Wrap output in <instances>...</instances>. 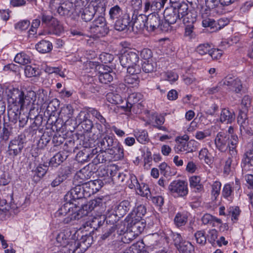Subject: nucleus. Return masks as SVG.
Masks as SVG:
<instances>
[{
	"instance_id": "obj_1",
	"label": "nucleus",
	"mask_w": 253,
	"mask_h": 253,
	"mask_svg": "<svg viewBox=\"0 0 253 253\" xmlns=\"http://www.w3.org/2000/svg\"><path fill=\"white\" fill-rule=\"evenodd\" d=\"M36 94L35 91L30 90L25 93L23 91L17 88H13L8 94V103L20 107V110H23L33 106L36 100Z\"/></svg>"
},
{
	"instance_id": "obj_2",
	"label": "nucleus",
	"mask_w": 253,
	"mask_h": 253,
	"mask_svg": "<svg viewBox=\"0 0 253 253\" xmlns=\"http://www.w3.org/2000/svg\"><path fill=\"white\" fill-rule=\"evenodd\" d=\"M216 148L221 152H225L229 150L232 157L237 154V147L239 143V138L236 134H230L227 132H218L214 140Z\"/></svg>"
},
{
	"instance_id": "obj_3",
	"label": "nucleus",
	"mask_w": 253,
	"mask_h": 253,
	"mask_svg": "<svg viewBox=\"0 0 253 253\" xmlns=\"http://www.w3.org/2000/svg\"><path fill=\"white\" fill-rule=\"evenodd\" d=\"M147 30L149 32H169V24L163 22L158 12H153L147 16Z\"/></svg>"
},
{
	"instance_id": "obj_4",
	"label": "nucleus",
	"mask_w": 253,
	"mask_h": 253,
	"mask_svg": "<svg viewBox=\"0 0 253 253\" xmlns=\"http://www.w3.org/2000/svg\"><path fill=\"white\" fill-rule=\"evenodd\" d=\"M77 240H71L66 246H62L63 253H74L80 246L84 245V250L88 248L92 244V237L89 235H83L81 241L79 242Z\"/></svg>"
},
{
	"instance_id": "obj_5",
	"label": "nucleus",
	"mask_w": 253,
	"mask_h": 253,
	"mask_svg": "<svg viewBox=\"0 0 253 253\" xmlns=\"http://www.w3.org/2000/svg\"><path fill=\"white\" fill-rule=\"evenodd\" d=\"M168 190L170 194L174 197H183L188 193L187 183L181 180L171 182L168 187Z\"/></svg>"
},
{
	"instance_id": "obj_6",
	"label": "nucleus",
	"mask_w": 253,
	"mask_h": 253,
	"mask_svg": "<svg viewBox=\"0 0 253 253\" xmlns=\"http://www.w3.org/2000/svg\"><path fill=\"white\" fill-rule=\"evenodd\" d=\"M78 231L75 228H66L57 236V246H65L71 240H78Z\"/></svg>"
},
{
	"instance_id": "obj_7",
	"label": "nucleus",
	"mask_w": 253,
	"mask_h": 253,
	"mask_svg": "<svg viewBox=\"0 0 253 253\" xmlns=\"http://www.w3.org/2000/svg\"><path fill=\"white\" fill-rule=\"evenodd\" d=\"M25 143V136L19 135L14 139L11 140L8 145L7 153L8 155L14 158L20 154L24 148Z\"/></svg>"
},
{
	"instance_id": "obj_8",
	"label": "nucleus",
	"mask_w": 253,
	"mask_h": 253,
	"mask_svg": "<svg viewBox=\"0 0 253 253\" xmlns=\"http://www.w3.org/2000/svg\"><path fill=\"white\" fill-rule=\"evenodd\" d=\"M90 31L98 37H103L109 32L106 23L105 18L103 16H98L90 26Z\"/></svg>"
},
{
	"instance_id": "obj_9",
	"label": "nucleus",
	"mask_w": 253,
	"mask_h": 253,
	"mask_svg": "<svg viewBox=\"0 0 253 253\" xmlns=\"http://www.w3.org/2000/svg\"><path fill=\"white\" fill-rule=\"evenodd\" d=\"M125 221L127 223V229L132 231L137 236L144 230L146 226V223L143 220L130 217V215H127Z\"/></svg>"
},
{
	"instance_id": "obj_10",
	"label": "nucleus",
	"mask_w": 253,
	"mask_h": 253,
	"mask_svg": "<svg viewBox=\"0 0 253 253\" xmlns=\"http://www.w3.org/2000/svg\"><path fill=\"white\" fill-rule=\"evenodd\" d=\"M121 65L124 67H129L139 61L138 52L126 50L119 57Z\"/></svg>"
},
{
	"instance_id": "obj_11",
	"label": "nucleus",
	"mask_w": 253,
	"mask_h": 253,
	"mask_svg": "<svg viewBox=\"0 0 253 253\" xmlns=\"http://www.w3.org/2000/svg\"><path fill=\"white\" fill-rule=\"evenodd\" d=\"M173 241L174 245L180 253H194V246L189 242L182 240L180 234L173 235Z\"/></svg>"
},
{
	"instance_id": "obj_12",
	"label": "nucleus",
	"mask_w": 253,
	"mask_h": 253,
	"mask_svg": "<svg viewBox=\"0 0 253 253\" xmlns=\"http://www.w3.org/2000/svg\"><path fill=\"white\" fill-rule=\"evenodd\" d=\"M125 228V224L124 223H119L116 225H111V224L106 225L105 226V230L104 231V233L101 236L102 240H106L107 239H113L117 234L121 235L123 229Z\"/></svg>"
},
{
	"instance_id": "obj_13",
	"label": "nucleus",
	"mask_w": 253,
	"mask_h": 253,
	"mask_svg": "<svg viewBox=\"0 0 253 253\" xmlns=\"http://www.w3.org/2000/svg\"><path fill=\"white\" fill-rule=\"evenodd\" d=\"M224 87L230 91L239 93L242 88L241 81L238 78L227 76L223 79Z\"/></svg>"
},
{
	"instance_id": "obj_14",
	"label": "nucleus",
	"mask_w": 253,
	"mask_h": 253,
	"mask_svg": "<svg viewBox=\"0 0 253 253\" xmlns=\"http://www.w3.org/2000/svg\"><path fill=\"white\" fill-rule=\"evenodd\" d=\"M77 185L72 188L64 196L65 201L76 202V200L85 198L81 184L77 183Z\"/></svg>"
},
{
	"instance_id": "obj_15",
	"label": "nucleus",
	"mask_w": 253,
	"mask_h": 253,
	"mask_svg": "<svg viewBox=\"0 0 253 253\" xmlns=\"http://www.w3.org/2000/svg\"><path fill=\"white\" fill-rule=\"evenodd\" d=\"M117 140L112 136L102 135H101V138L98 139L97 144L100 151H108L111 147L117 144Z\"/></svg>"
},
{
	"instance_id": "obj_16",
	"label": "nucleus",
	"mask_w": 253,
	"mask_h": 253,
	"mask_svg": "<svg viewBox=\"0 0 253 253\" xmlns=\"http://www.w3.org/2000/svg\"><path fill=\"white\" fill-rule=\"evenodd\" d=\"M241 167L243 173L253 171V153L251 150L246 151L243 155Z\"/></svg>"
},
{
	"instance_id": "obj_17",
	"label": "nucleus",
	"mask_w": 253,
	"mask_h": 253,
	"mask_svg": "<svg viewBox=\"0 0 253 253\" xmlns=\"http://www.w3.org/2000/svg\"><path fill=\"white\" fill-rule=\"evenodd\" d=\"M165 23L169 24V31H170V25L175 23L182 18L172 7L167 8L164 12Z\"/></svg>"
},
{
	"instance_id": "obj_18",
	"label": "nucleus",
	"mask_w": 253,
	"mask_h": 253,
	"mask_svg": "<svg viewBox=\"0 0 253 253\" xmlns=\"http://www.w3.org/2000/svg\"><path fill=\"white\" fill-rule=\"evenodd\" d=\"M131 27V20L128 13H124L121 17L117 19L114 25L115 29L119 31L127 30Z\"/></svg>"
},
{
	"instance_id": "obj_19",
	"label": "nucleus",
	"mask_w": 253,
	"mask_h": 253,
	"mask_svg": "<svg viewBox=\"0 0 253 253\" xmlns=\"http://www.w3.org/2000/svg\"><path fill=\"white\" fill-rule=\"evenodd\" d=\"M131 27H135L138 30H143L147 28V16L144 14H134L132 16Z\"/></svg>"
},
{
	"instance_id": "obj_20",
	"label": "nucleus",
	"mask_w": 253,
	"mask_h": 253,
	"mask_svg": "<svg viewBox=\"0 0 253 253\" xmlns=\"http://www.w3.org/2000/svg\"><path fill=\"white\" fill-rule=\"evenodd\" d=\"M93 173L90 165H88L77 172L75 180H77L79 183H81L90 178Z\"/></svg>"
},
{
	"instance_id": "obj_21",
	"label": "nucleus",
	"mask_w": 253,
	"mask_h": 253,
	"mask_svg": "<svg viewBox=\"0 0 253 253\" xmlns=\"http://www.w3.org/2000/svg\"><path fill=\"white\" fill-rule=\"evenodd\" d=\"M90 212L87 209V207L84 205L82 208L79 210L75 211L74 210L73 213L71 214V217H67L64 218L63 222L65 223H68L72 220H79L82 218L87 216Z\"/></svg>"
},
{
	"instance_id": "obj_22",
	"label": "nucleus",
	"mask_w": 253,
	"mask_h": 253,
	"mask_svg": "<svg viewBox=\"0 0 253 253\" xmlns=\"http://www.w3.org/2000/svg\"><path fill=\"white\" fill-rule=\"evenodd\" d=\"M131 207L130 203L128 200H124L118 205H115L114 211L117 213L119 217L124 216L129 211Z\"/></svg>"
},
{
	"instance_id": "obj_23",
	"label": "nucleus",
	"mask_w": 253,
	"mask_h": 253,
	"mask_svg": "<svg viewBox=\"0 0 253 253\" xmlns=\"http://www.w3.org/2000/svg\"><path fill=\"white\" fill-rule=\"evenodd\" d=\"M142 99V95L140 93H133L130 94L126 100V105H122L121 108L123 109H129L133 104L140 103Z\"/></svg>"
},
{
	"instance_id": "obj_24",
	"label": "nucleus",
	"mask_w": 253,
	"mask_h": 253,
	"mask_svg": "<svg viewBox=\"0 0 253 253\" xmlns=\"http://www.w3.org/2000/svg\"><path fill=\"white\" fill-rule=\"evenodd\" d=\"M108 153L112 155L113 158L116 160H121L124 157L123 147L118 141L117 144L111 147Z\"/></svg>"
},
{
	"instance_id": "obj_25",
	"label": "nucleus",
	"mask_w": 253,
	"mask_h": 253,
	"mask_svg": "<svg viewBox=\"0 0 253 253\" xmlns=\"http://www.w3.org/2000/svg\"><path fill=\"white\" fill-rule=\"evenodd\" d=\"M67 153L61 151L56 153L47 163L49 167L57 168L67 159Z\"/></svg>"
},
{
	"instance_id": "obj_26",
	"label": "nucleus",
	"mask_w": 253,
	"mask_h": 253,
	"mask_svg": "<svg viewBox=\"0 0 253 253\" xmlns=\"http://www.w3.org/2000/svg\"><path fill=\"white\" fill-rule=\"evenodd\" d=\"M235 116L232 110L227 108L222 109L220 115V121L222 123L231 124L234 120Z\"/></svg>"
},
{
	"instance_id": "obj_27",
	"label": "nucleus",
	"mask_w": 253,
	"mask_h": 253,
	"mask_svg": "<svg viewBox=\"0 0 253 253\" xmlns=\"http://www.w3.org/2000/svg\"><path fill=\"white\" fill-rule=\"evenodd\" d=\"M193 142L192 141H180L174 147L177 153L179 152H186V153L193 152L195 150L193 146Z\"/></svg>"
},
{
	"instance_id": "obj_28",
	"label": "nucleus",
	"mask_w": 253,
	"mask_h": 253,
	"mask_svg": "<svg viewBox=\"0 0 253 253\" xmlns=\"http://www.w3.org/2000/svg\"><path fill=\"white\" fill-rule=\"evenodd\" d=\"M234 188L238 190L240 189V184L239 180H236L234 187L229 183H227L224 185L222 191L223 197L226 199L230 198L233 194Z\"/></svg>"
},
{
	"instance_id": "obj_29",
	"label": "nucleus",
	"mask_w": 253,
	"mask_h": 253,
	"mask_svg": "<svg viewBox=\"0 0 253 253\" xmlns=\"http://www.w3.org/2000/svg\"><path fill=\"white\" fill-rule=\"evenodd\" d=\"M88 113L92 115V117L96 119L101 124L104 125L106 130L110 128V125L107 122L106 119L101 114V113L95 108H88Z\"/></svg>"
},
{
	"instance_id": "obj_30",
	"label": "nucleus",
	"mask_w": 253,
	"mask_h": 253,
	"mask_svg": "<svg viewBox=\"0 0 253 253\" xmlns=\"http://www.w3.org/2000/svg\"><path fill=\"white\" fill-rule=\"evenodd\" d=\"M52 44L46 40H42L36 44V49L40 53H49L52 49Z\"/></svg>"
},
{
	"instance_id": "obj_31",
	"label": "nucleus",
	"mask_w": 253,
	"mask_h": 253,
	"mask_svg": "<svg viewBox=\"0 0 253 253\" xmlns=\"http://www.w3.org/2000/svg\"><path fill=\"white\" fill-rule=\"evenodd\" d=\"M49 28L51 33L57 36L61 35L64 31L62 24L56 18L53 19Z\"/></svg>"
},
{
	"instance_id": "obj_32",
	"label": "nucleus",
	"mask_w": 253,
	"mask_h": 253,
	"mask_svg": "<svg viewBox=\"0 0 253 253\" xmlns=\"http://www.w3.org/2000/svg\"><path fill=\"white\" fill-rule=\"evenodd\" d=\"M120 218L117 213L114 211V209L108 211V212L105 215V221L106 222V225H116L119 223H123L122 222H118Z\"/></svg>"
},
{
	"instance_id": "obj_33",
	"label": "nucleus",
	"mask_w": 253,
	"mask_h": 253,
	"mask_svg": "<svg viewBox=\"0 0 253 253\" xmlns=\"http://www.w3.org/2000/svg\"><path fill=\"white\" fill-rule=\"evenodd\" d=\"M81 18L85 22L90 21L95 15L94 8L89 5L80 11Z\"/></svg>"
},
{
	"instance_id": "obj_34",
	"label": "nucleus",
	"mask_w": 253,
	"mask_h": 253,
	"mask_svg": "<svg viewBox=\"0 0 253 253\" xmlns=\"http://www.w3.org/2000/svg\"><path fill=\"white\" fill-rule=\"evenodd\" d=\"M73 113V107L68 104L61 108L59 115L62 117V120L67 123L68 120L72 117Z\"/></svg>"
},
{
	"instance_id": "obj_35",
	"label": "nucleus",
	"mask_w": 253,
	"mask_h": 253,
	"mask_svg": "<svg viewBox=\"0 0 253 253\" xmlns=\"http://www.w3.org/2000/svg\"><path fill=\"white\" fill-rule=\"evenodd\" d=\"M105 221V215H98L96 217H91L88 221L89 225L91 228L97 230L103 225Z\"/></svg>"
},
{
	"instance_id": "obj_36",
	"label": "nucleus",
	"mask_w": 253,
	"mask_h": 253,
	"mask_svg": "<svg viewBox=\"0 0 253 253\" xmlns=\"http://www.w3.org/2000/svg\"><path fill=\"white\" fill-rule=\"evenodd\" d=\"M172 8L182 18L187 14L189 9L188 4L184 0Z\"/></svg>"
},
{
	"instance_id": "obj_37",
	"label": "nucleus",
	"mask_w": 253,
	"mask_h": 253,
	"mask_svg": "<svg viewBox=\"0 0 253 253\" xmlns=\"http://www.w3.org/2000/svg\"><path fill=\"white\" fill-rule=\"evenodd\" d=\"M123 9L118 5H115L110 8L109 11V19L113 21L121 17L123 14Z\"/></svg>"
},
{
	"instance_id": "obj_38",
	"label": "nucleus",
	"mask_w": 253,
	"mask_h": 253,
	"mask_svg": "<svg viewBox=\"0 0 253 253\" xmlns=\"http://www.w3.org/2000/svg\"><path fill=\"white\" fill-rule=\"evenodd\" d=\"M146 209L144 205H140L129 213L128 215L130 217L141 219L142 217L146 214Z\"/></svg>"
},
{
	"instance_id": "obj_39",
	"label": "nucleus",
	"mask_w": 253,
	"mask_h": 253,
	"mask_svg": "<svg viewBox=\"0 0 253 253\" xmlns=\"http://www.w3.org/2000/svg\"><path fill=\"white\" fill-rule=\"evenodd\" d=\"M125 228L123 229V231L121 236L122 241L125 244H129L132 241H133L138 236L136 235L134 233L132 232V231L128 230L126 227V230L124 231Z\"/></svg>"
},
{
	"instance_id": "obj_40",
	"label": "nucleus",
	"mask_w": 253,
	"mask_h": 253,
	"mask_svg": "<svg viewBox=\"0 0 253 253\" xmlns=\"http://www.w3.org/2000/svg\"><path fill=\"white\" fill-rule=\"evenodd\" d=\"M187 219L188 216L187 213L184 212H178L174 217V222L177 227H181L186 224L187 222Z\"/></svg>"
},
{
	"instance_id": "obj_41",
	"label": "nucleus",
	"mask_w": 253,
	"mask_h": 253,
	"mask_svg": "<svg viewBox=\"0 0 253 253\" xmlns=\"http://www.w3.org/2000/svg\"><path fill=\"white\" fill-rule=\"evenodd\" d=\"M157 64L153 60H146L142 65V69L146 73H152L156 69Z\"/></svg>"
},
{
	"instance_id": "obj_42",
	"label": "nucleus",
	"mask_w": 253,
	"mask_h": 253,
	"mask_svg": "<svg viewBox=\"0 0 253 253\" xmlns=\"http://www.w3.org/2000/svg\"><path fill=\"white\" fill-rule=\"evenodd\" d=\"M49 166L47 163H44L43 164H40L33 170L35 175L41 178L43 177L47 172Z\"/></svg>"
},
{
	"instance_id": "obj_43",
	"label": "nucleus",
	"mask_w": 253,
	"mask_h": 253,
	"mask_svg": "<svg viewBox=\"0 0 253 253\" xmlns=\"http://www.w3.org/2000/svg\"><path fill=\"white\" fill-rule=\"evenodd\" d=\"M200 177L197 176H192L189 179L190 187L195 188L196 192H200L204 189V186L200 183Z\"/></svg>"
},
{
	"instance_id": "obj_44",
	"label": "nucleus",
	"mask_w": 253,
	"mask_h": 253,
	"mask_svg": "<svg viewBox=\"0 0 253 253\" xmlns=\"http://www.w3.org/2000/svg\"><path fill=\"white\" fill-rule=\"evenodd\" d=\"M11 104H9L8 107L9 108L8 110V115L9 120L12 122L16 123L18 119L19 113V109L20 107L16 106H13L14 108L11 107Z\"/></svg>"
},
{
	"instance_id": "obj_45",
	"label": "nucleus",
	"mask_w": 253,
	"mask_h": 253,
	"mask_svg": "<svg viewBox=\"0 0 253 253\" xmlns=\"http://www.w3.org/2000/svg\"><path fill=\"white\" fill-rule=\"evenodd\" d=\"M72 3L70 2L63 3L57 8V11L61 16L68 15L72 9Z\"/></svg>"
},
{
	"instance_id": "obj_46",
	"label": "nucleus",
	"mask_w": 253,
	"mask_h": 253,
	"mask_svg": "<svg viewBox=\"0 0 253 253\" xmlns=\"http://www.w3.org/2000/svg\"><path fill=\"white\" fill-rule=\"evenodd\" d=\"M31 59L28 55L24 52L17 53L14 58V61L21 65H25L30 62Z\"/></svg>"
},
{
	"instance_id": "obj_47",
	"label": "nucleus",
	"mask_w": 253,
	"mask_h": 253,
	"mask_svg": "<svg viewBox=\"0 0 253 253\" xmlns=\"http://www.w3.org/2000/svg\"><path fill=\"white\" fill-rule=\"evenodd\" d=\"M103 202L102 199L98 198L93 200H90L85 206L87 207V209L89 212L94 210L95 209L99 208L100 207L102 206Z\"/></svg>"
},
{
	"instance_id": "obj_48",
	"label": "nucleus",
	"mask_w": 253,
	"mask_h": 253,
	"mask_svg": "<svg viewBox=\"0 0 253 253\" xmlns=\"http://www.w3.org/2000/svg\"><path fill=\"white\" fill-rule=\"evenodd\" d=\"M107 101L113 104H120L123 102L122 97L118 94L112 92L108 93L106 95Z\"/></svg>"
},
{
	"instance_id": "obj_49",
	"label": "nucleus",
	"mask_w": 253,
	"mask_h": 253,
	"mask_svg": "<svg viewBox=\"0 0 253 253\" xmlns=\"http://www.w3.org/2000/svg\"><path fill=\"white\" fill-rule=\"evenodd\" d=\"M135 136L137 140L141 144H145L149 141L148 133L145 130L135 132Z\"/></svg>"
},
{
	"instance_id": "obj_50",
	"label": "nucleus",
	"mask_w": 253,
	"mask_h": 253,
	"mask_svg": "<svg viewBox=\"0 0 253 253\" xmlns=\"http://www.w3.org/2000/svg\"><path fill=\"white\" fill-rule=\"evenodd\" d=\"M240 125V131L241 134H247L249 135L253 134L252 128L249 124V120L239 123Z\"/></svg>"
},
{
	"instance_id": "obj_51",
	"label": "nucleus",
	"mask_w": 253,
	"mask_h": 253,
	"mask_svg": "<svg viewBox=\"0 0 253 253\" xmlns=\"http://www.w3.org/2000/svg\"><path fill=\"white\" fill-rule=\"evenodd\" d=\"M221 187V183L218 181L213 182L211 185V196L212 198L216 200L220 194Z\"/></svg>"
},
{
	"instance_id": "obj_52",
	"label": "nucleus",
	"mask_w": 253,
	"mask_h": 253,
	"mask_svg": "<svg viewBox=\"0 0 253 253\" xmlns=\"http://www.w3.org/2000/svg\"><path fill=\"white\" fill-rule=\"evenodd\" d=\"M114 73L113 72H108L107 73H102V75H98V79L100 83L107 84L112 82L113 80V75Z\"/></svg>"
},
{
	"instance_id": "obj_53",
	"label": "nucleus",
	"mask_w": 253,
	"mask_h": 253,
	"mask_svg": "<svg viewBox=\"0 0 253 253\" xmlns=\"http://www.w3.org/2000/svg\"><path fill=\"white\" fill-rule=\"evenodd\" d=\"M153 8L154 12L160 11L164 8L168 0H148Z\"/></svg>"
},
{
	"instance_id": "obj_54",
	"label": "nucleus",
	"mask_w": 253,
	"mask_h": 253,
	"mask_svg": "<svg viewBox=\"0 0 253 253\" xmlns=\"http://www.w3.org/2000/svg\"><path fill=\"white\" fill-rule=\"evenodd\" d=\"M68 173L65 172L61 173L51 182L50 185L52 187H55L60 185L62 182L65 181L68 177Z\"/></svg>"
},
{
	"instance_id": "obj_55",
	"label": "nucleus",
	"mask_w": 253,
	"mask_h": 253,
	"mask_svg": "<svg viewBox=\"0 0 253 253\" xmlns=\"http://www.w3.org/2000/svg\"><path fill=\"white\" fill-rule=\"evenodd\" d=\"M211 45L209 43H206L199 44L196 48V51L200 54L203 55L209 53L211 49Z\"/></svg>"
},
{
	"instance_id": "obj_56",
	"label": "nucleus",
	"mask_w": 253,
	"mask_h": 253,
	"mask_svg": "<svg viewBox=\"0 0 253 253\" xmlns=\"http://www.w3.org/2000/svg\"><path fill=\"white\" fill-rule=\"evenodd\" d=\"M195 238L198 244L203 246L206 243L207 237L204 231H198L195 233Z\"/></svg>"
},
{
	"instance_id": "obj_57",
	"label": "nucleus",
	"mask_w": 253,
	"mask_h": 253,
	"mask_svg": "<svg viewBox=\"0 0 253 253\" xmlns=\"http://www.w3.org/2000/svg\"><path fill=\"white\" fill-rule=\"evenodd\" d=\"M199 158L200 160H204L208 165L211 162V160L209 156V151L207 148L201 149L199 152Z\"/></svg>"
},
{
	"instance_id": "obj_58",
	"label": "nucleus",
	"mask_w": 253,
	"mask_h": 253,
	"mask_svg": "<svg viewBox=\"0 0 253 253\" xmlns=\"http://www.w3.org/2000/svg\"><path fill=\"white\" fill-rule=\"evenodd\" d=\"M65 203L61 206V208H64V209L69 213V216H71V214L73 213L74 209H76V204L72 201H65Z\"/></svg>"
},
{
	"instance_id": "obj_59",
	"label": "nucleus",
	"mask_w": 253,
	"mask_h": 253,
	"mask_svg": "<svg viewBox=\"0 0 253 253\" xmlns=\"http://www.w3.org/2000/svg\"><path fill=\"white\" fill-rule=\"evenodd\" d=\"M83 189V191L85 198L90 197L93 195L89 182H84L80 183Z\"/></svg>"
},
{
	"instance_id": "obj_60",
	"label": "nucleus",
	"mask_w": 253,
	"mask_h": 253,
	"mask_svg": "<svg viewBox=\"0 0 253 253\" xmlns=\"http://www.w3.org/2000/svg\"><path fill=\"white\" fill-rule=\"evenodd\" d=\"M92 6L94 8L95 14H98V16H103L104 15L106 9L105 3L99 2L95 6Z\"/></svg>"
},
{
	"instance_id": "obj_61",
	"label": "nucleus",
	"mask_w": 253,
	"mask_h": 253,
	"mask_svg": "<svg viewBox=\"0 0 253 253\" xmlns=\"http://www.w3.org/2000/svg\"><path fill=\"white\" fill-rule=\"evenodd\" d=\"M223 79L218 83L217 85L215 86L209 87L207 89V93L209 94H213L220 91L223 87H224V84H223Z\"/></svg>"
},
{
	"instance_id": "obj_62",
	"label": "nucleus",
	"mask_w": 253,
	"mask_h": 253,
	"mask_svg": "<svg viewBox=\"0 0 253 253\" xmlns=\"http://www.w3.org/2000/svg\"><path fill=\"white\" fill-rule=\"evenodd\" d=\"M77 159L81 162L87 161L89 159V152L85 149L79 151L77 154Z\"/></svg>"
},
{
	"instance_id": "obj_63",
	"label": "nucleus",
	"mask_w": 253,
	"mask_h": 253,
	"mask_svg": "<svg viewBox=\"0 0 253 253\" xmlns=\"http://www.w3.org/2000/svg\"><path fill=\"white\" fill-rule=\"evenodd\" d=\"M89 182L93 194L98 192L102 187L101 184L102 182L100 180H90Z\"/></svg>"
},
{
	"instance_id": "obj_64",
	"label": "nucleus",
	"mask_w": 253,
	"mask_h": 253,
	"mask_svg": "<svg viewBox=\"0 0 253 253\" xmlns=\"http://www.w3.org/2000/svg\"><path fill=\"white\" fill-rule=\"evenodd\" d=\"M25 74L28 78L36 76L39 74V72L37 69L31 66H26L25 68Z\"/></svg>"
}]
</instances>
